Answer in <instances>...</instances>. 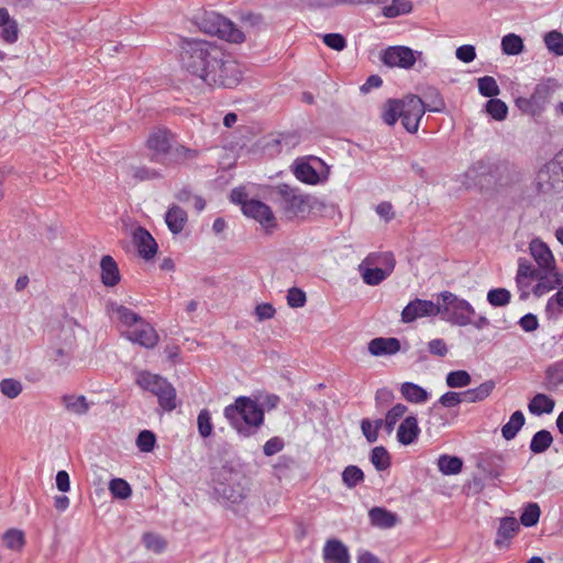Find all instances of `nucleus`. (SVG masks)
Instances as JSON below:
<instances>
[{
  "label": "nucleus",
  "instance_id": "2eb2a0df",
  "mask_svg": "<svg viewBox=\"0 0 563 563\" xmlns=\"http://www.w3.org/2000/svg\"><path fill=\"white\" fill-rule=\"evenodd\" d=\"M440 314V303H435L431 300L415 299L411 300L401 312V321L404 323H410L415 320L423 317H434Z\"/></svg>",
  "mask_w": 563,
  "mask_h": 563
},
{
  "label": "nucleus",
  "instance_id": "79ce46f5",
  "mask_svg": "<svg viewBox=\"0 0 563 563\" xmlns=\"http://www.w3.org/2000/svg\"><path fill=\"white\" fill-rule=\"evenodd\" d=\"M478 91L483 97L494 98L500 93L496 79L492 76H484L477 79Z\"/></svg>",
  "mask_w": 563,
  "mask_h": 563
},
{
  "label": "nucleus",
  "instance_id": "69168bd1",
  "mask_svg": "<svg viewBox=\"0 0 563 563\" xmlns=\"http://www.w3.org/2000/svg\"><path fill=\"white\" fill-rule=\"evenodd\" d=\"M307 297L305 291L297 287H292L287 292V303L291 308H300L306 303Z\"/></svg>",
  "mask_w": 563,
  "mask_h": 563
},
{
  "label": "nucleus",
  "instance_id": "ea45409f",
  "mask_svg": "<svg viewBox=\"0 0 563 563\" xmlns=\"http://www.w3.org/2000/svg\"><path fill=\"white\" fill-rule=\"evenodd\" d=\"M438 466L444 475H455L462 471L463 462L457 456L441 455Z\"/></svg>",
  "mask_w": 563,
  "mask_h": 563
},
{
  "label": "nucleus",
  "instance_id": "e433bc0d",
  "mask_svg": "<svg viewBox=\"0 0 563 563\" xmlns=\"http://www.w3.org/2000/svg\"><path fill=\"white\" fill-rule=\"evenodd\" d=\"M553 443V437L548 430H540L532 435L530 451L534 454L544 453Z\"/></svg>",
  "mask_w": 563,
  "mask_h": 563
},
{
  "label": "nucleus",
  "instance_id": "5701e85b",
  "mask_svg": "<svg viewBox=\"0 0 563 563\" xmlns=\"http://www.w3.org/2000/svg\"><path fill=\"white\" fill-rule=\"evenodd\" d=\"M519 530V522L514 517H505L500 520L495 544L497 548L508 547L509 541Z\"/></svg>",
  "mask_w": 563,
  "mask_h": 563
},
{
  "label": "nucleus",
  "instance_id": "72a5a7b5",
  "mask_svg": "<svg viewBox=\"0 0 563 563\" xmlns=\"http://www.w3.org/2000/svg\"><path fill=\"white\" fill-rule=\"evenodd\" d=\"M198 154L199 152L197 150L189 148L184 145H176L172 147L167 161L168 164H184L196 159Z\"/></svg>",
  "mask_w": 563,
  "mask_h": 563
},
{
  "label": "nucleus",
  "instance_id": "e2e57ef3",
  "mask_svg": "<svg viewBox=\"0 0 563 563\" xmlns=\"http://www.w3.org/2000/svg\"><path fill=\"white\" fill-rule=\"evenodd\" d=\"M143 542L146 549L155 553H161L166 548L165 540L155 533H144Z\"/></svg>",
  "mask_w": 563,
  "mask_h": 563
},
{
  "label": "nucleus",
  "instance_id": "6ab92c4d",
  "mask_svg": "<svg viewBox=\"0 0 563 563\" xmlns=\"http://www.w3.org/2000/svg\"><path fill=\"white\" fill-rule=\"evenodd\" d=\"M368 352L373 356L395 355L401 349L397 338H375L368 342Z\"/></svg>",
  "mask_w": 563,
  "mask_h": 563
},
{
  "label": "nucleus",
  "instance_id": "7c9ffc66",
  "mask_svg": "<svg viewBox=\"0 0 563 563\" xmlns=\"http://www.w3.org/2000/svg\"><path fill=\"white\" fill-rule=\"evenodd\" d=\"M503 457L499 454H487L478 462V467L493 478L500 476L503 472Z\"/></svg>",
  "mask_w": 563,
  "mask_h": 563
},
{
  "label": "nucleus",
  "instance_id": "f03ea898",
  "mask_svg": "<svg viewBox=\"0 0 563 563\" xmlns=\"http://www.w3.org/2000/svg\"><path fill=\"white\" fill-rule=\"evenodd\" d=\"M224 418L240 437L250 438L257 433L264 423V410L253 399L240 396L224 408Z\"/></svg>",
  "mask_w": 563,
  "mask_h": 563
},
{
  "label": "nucleus",
  "instance_id": "09e8293b",
  "mask_svg": "<svg viewBox=\"0 0 563 563\" xmlns=\"http://www.w3.org/2000/svg\"><path fill=\"white\" fill-rule=\"evenodd\" d=\"M446 385L451 388H462L471 384V375L463 369L452 371L446 375Z\"/></svg>",
  "mask_w": 563,
  "mask_h": 563
},
{
  "label": "nucleus",
  "instance_id": "bb28decb",
  "mask_svg": "<svg viewBox=\"0 0 563 563\" xmlns=\"http://www.w3.org/2000/svg\"><path fill=\"white\" fill-rule=\"evenodd\" d=\"M187 220V212L177 205H173L165 214V222L174 234H178L184 230Z\"/></svg>",
  "mask_w": 563,
  "mask_h": 563
},
{
  "label": "nucleus",
  "instance_id": "aec40b11",
  "mask_svg": "<svg viewBox=\"0 0 563 563\" xmlns=\"http://www.w3.org/2000/svg\"><path fill=\"white\" fill-rule=\"evenodd\" d=\"M214 493L219 499L229 504H240L245 498V489L240 483H218Z\"/></svg>",
  "mask_w": 563,
  "mask_h": 563
},
{
  "label": "nucleus",
  "instance_id": "bf43d9fd",
  "mask_svg": "<svg viewBox=\"0 0 563 563\" xmlns=\"http://www.w3.org/2000/svg\"><path fill=\"white\" fill-rule=\"evenodd\" d=\"M156 443L155 434L150 430H143L139 433L136 445L141 452H152Z\"/></svg>",
  "mask_w": 563,
  "mask_h": 563
},
{
  "label": "nucleus",
  "instance_id": "39448f33",
  "mask_svg": "<svg viewBox=\"0 0 563 563\" xmlns=\"http://www.w3.org/2000/svg\"><path fill=\"white\" fill-rule=\"evenodd\" d=\"M136 384L144 390L155 395L164 411H173L177 407V395L174 386L159 375L142 372L136 377Z\"/></svg>",
  "mask_w": 563,
  "mask_h": 563
},
{
  "label": "nucleus",
  "instance_id": "f704fd0d",
  "mask_svg": "<svg viewBox=\"0 0 563 563\" xmlns=\"http://www.w3.org/2000/svg\"><path fill=\"white\" fill-rule=\"evenodd\" d=\"M62 401L65 406V408L75 415H86L89 409L90 405L87 401L85 396H75V395H65L62 398Z\"/></svg>",
  "mask_w": 563,
  "mask_h": 563
},
{
  "label": "nucleus",
  "instance_id": "a18cd8bd",
  "mask_svg": "<svg viewBox=\"0 0 563 563\" xmlns=\"http://www.w3.org/2000/svg\"><path fill=\"white\" fill-rule=\"evenodd\" d=\"M109 490L114 498L126 499L132 495L130 484L123 478H113L109 483Z\"/></svg>",
  "mask_w": 563,
  "mask_h": 563
},
{
  "label": "nucleus",
  "instance_id": "338daca9",
  "mask_svg": "<svg viewBox=\"0 0 563 563\" xmlns=\"http://www.w3.org/2000/svg\"><path fill=\"white\" fill-rule=\"evenodd\" d=\"M394 398H395V396H394L393 390H390L389 388H386V387L379 388L375 395L376 408H378V409L386 408L387 406H389L393 402Z\"/></svg>",
  "mask_w": 563,
  "mask_h": 563
},
{
  "label": "nucleus",
  "instance_id": "4d7b16f0",
  "mask_svg": "<svg viewBox=\"0 0 563 563\" xmlns=\"http://www.w3.org/2000/svg\"><path fill=\"white\" fill-rule=\"evenodd\" d=\"M198 432L202 438H208L211 435L213 430V424L211 421V413L208 409L200 410L197 418Z\"/></svg>",
  "mask_w": 563,
  "mask_h": 563
},
{
  "label": "nucleus",
  "instance_id": "6e6d98bb",
  "mask_svg": "<svg viewBox=\"0 0 563 563\" xmlns=\"http://www.w3.org/2000/svg\"><path fill=\"white\" fill-rule=\"evenodd\" d=\"M411 9V2L408 0H393L391 4L384 8V14L388 18H395L409 13Z\"/></svg>",
  "mask_w": 563,
  "mask_h": 563
},
{
  "label": "nucleus",
  "instance_id": "20e7f679",
  "mask_svg": "<svg viewBox=\"0 0 563 563\" xmlns=\"http://www.w3.org/2000/svg\"><path fill=\"white\" fill-rule=\"evenodd\" d=\"M442 299L440 303V314L442 319L451 324L459 327L472 325L477 330H483L489 325V320L482 314H476L474 307L465 299L457 297L451 291H442L439 295Z\"/></svg>",
  "mask_w": 563,
  "mask_h": 563
},
{
  "label": "nucleus",
  "instance_id": "6e6552de",
  "mask_svg": "<svg viewBox=\"0 0 563 563\" xmlns=\"http://www.w3.org/2000/svg\"><path fill=\"white\" fill-rule=\"evenodd\" d=\"M200 27L205 33L217 35L231 43H242L245 38L244 33L232 21L216 12H207Z\"/></svg>",
  "mask_w": 563,
  "mask_h": 563
},
{
  "label": "nucleus",
  "instance_id": "c756f323",
  "mask_svg": "<svg viewBox=\"0 0 563 563\" xmlns=\"http://www.w3.org/2000/svg\"><path fill=\"white\" fill-rule=\"evenodd\" d=\"M402 397L412 404H423L429 399V393L421 386L406 382L400 387Z\"/></svg>",
  "mask_w": 563,
  "mask_h": 563
},
{
  "label": "nucleus",
  "instance_id": "cd10ccee",
  "mask_svg": "<svg viewBox=\"0 0 563 563\" xmlns=\"http://www.w3.org/2000/svg\"><path fill=\"white\" fill-rule=\"evenodd\" d=\"M554 407V399L542 393L534 395L528 404L529 412L534 416L549 415L553 411Z\"/></svg>",
  "mask_w": 563,
  "mask_h": 563
},
{
  "label": "nucleus",
  "instance_id": "4be33fe9",
  "mask_svg": "<svg viewBox=\"0 0 563 563\" xmlns=\"http://www.w3.org/2000/svg\"><path fill=\"white\" fill-rule=\"evenodd\" d=\"M530 253L531 256L538 264V268L547 269V268H555V260L554 256L549 249V246L540 240H533L530 243Z\"/></svg>",
  "mask_w": 563,
  "mask_h": 563
},
{
  "label": "nucleus",
  "instance_id": "052dcab7",
  "mask_svg": "<svg viewBox=\"0 0 563 563\" xmlns=\"http://www.w3.org/2000/svg\"><path fill=\"white\" fill-rule=\"evenodd\" d=\"M0 390L4 396L13 399L21 394L22 385L19 380H15L12 378H5V379H2L0 383Z\"/></svg>",
  "mask_w": 563,
  "mask_h": 563
},
{
  "label": "nucleus",
  "instance_id": "dca6fc26",
  "mask_svg": "<svg viewBox=\"0 0 563 563\" xmlns=\"http://www.w3.org/2000/svg\"><path fill=\"white\" fill-rule=\"evenodd\" d=\"M538 275L537 284L532 288V292L537 297H541L563 285V273H560L556 267L540 269Z\"/></svg>",
  "mask_w": 563,
  "mask_h": 563
},
{
  "label": "nucleus",
  "instance_id": "1a4fd4ad",
  "mask_svg": "<svg viewBox=\"0 0 563 563\" xmlns=\"http://www.w3.org/2000/svg\"><path fill=\"white\" fill-rule=\"evenodd\" d=\"M224 54L218 57L217 66L207 75L206 84L223 88H233L241 80V71L238 65L231 60H224Z\"/></svg>",
  "mask_w": 563,
  "mask_h": 563
},
{
  "label": "nucleus",
  "instance_id": "a878e982",
  "mask_svg": "<svg viewBox=\"0 0 563 563\" xmlns=\"http://www.w3.org/2000/svg\"><path fill=\"white\" fill-rule=\"evenodd\" d=\"M101 282L107 287H113L120 282V272L115 261L110 255H104L100 262Z\"/></svg>",
  "mask_w": 563,
  "mask_h": 563
},
{
  "label": "nucleus",
  "instance_id": "58836bf2",
  "mask_svg": "<svg viewBox=\"0 0 563 563\" xmlns=\"http://www.w3.org/2000/svg\"><path fill=\"white\" fill-rule=\"evenodd\" d=\"M401 99H388L384 104L382 119L388 125H394L401 114Z\"/></svg>",
  "mask_w": 563,
  "mask_h": 563
},
{
  "label": "nucleus",
  "instance_id": "0e129e2a",
  "mask_svg": "<svg viewBox=\"0 0 563 563\" xmlns=\"http://www.w3.org/2000/svg\"><path fill=\"white\" fill-rule=\"evenodd\" d=\"M0 27H1L0 37L2 38L3 42H5L8 44H13L18 41L19 26H18V22L15 20L12 21L11 23H9L8 25L0 26Z\"/></svg>",
  "mask_w": 563,
  "mask_h": 563
},
{
  "label": "nucleus",
  "instance_id": "f257e3e1",
  "mask_svg": "<svg viewBox=\"0 0 563 563\" xmlns=\"http://www.w3.org/2000/svg\"><path fill=\"white\" fill-rule=\"evenodd\" d=\"M220 55H222V51L207 41L181 40L180 57L183 66L205 82L212 67L217 66Z\"/></svg>",
  "mask_w": 563,
  "mask_h": 563
},
{
  "label": "nucleus",
  "instance_id": "49530a36",
  "mask_svg": "<svg viewBox=\"0 0 563 563\" xmlns=\"http://www.w3.org/2000/svg\"><path fill=\"white\" fill-rule=\"evenodd\" d=\"M342 481L349 488H354L364 481V473L358 466L349 465L342 472Z\"/></svg>",
  "mask_w": 563,
  "mask_h": 563
},
{
  "label": "nucleus",
  "instance_id": "774afa93",
  "mask_svg": "<svg viewBox=\"0 0 563 563\" xmlns=\"http://www.w3.org/2000/svg\"><path fill=\"white\" fill-rule=\"evenodd\" d=\"M323 43L335 51H342L346 46L344 36L339 33H329L323 35Z\"/></svg>",
  "mask_w": 563,
  "mask_h": 563
},
{
  "label": "nucleus",
  "instance_id": "de8ad7c7",
  "mask_svg": "<svg viewBox=\"0 0 563 563\" xmlns=\"http://www.w3.org/2000/svg\"><path fill=\"white\" fill-rule=\"evenodd\" d=\"M511 294L506 288H493L487 292V301L493 307H505L510 302Z\"/></svg>",
  "mask_w": 563,
  "mask_h": 563
},
{
  "label": "nucleus",
  "instance_id": "b1692460",
  "mask_svg": "<svg viewBox=\"0 0 563 563\" xmlns=\"http://www.w3.org/2000/svg\"><path fill=\"white\" fill-rule=\"evenodd\" d=\"M420 433L418 420L413 416L406 417L397 431V439L404 445L413 443Z\"/></svg>",
  "mask_w": 563,
  "mask_h": 563
},
{
  "label": "nucleus",
  "instance_id": "8fccbe9b",
  "mask_svg": "<svg viewBox=\"0 0 563 563\" xmlns=\"http://www.w3.org/2000/svg\"><path fill=\"white\" fill-rule=\"evenodd\" d=\"M112 310L118 319L128 327L139 324L143 320L141 316L121 305H115Z\"/></svg>",
  "mask_w": 563,
  "mask_h": 563
},
{
  "label": "nucleus",
  "instance_id": "37998d69",
  "mask_svg": "<svg viewBox=\"0 0 563 563\" xmlns=\"http://www.w3.org/2000/svg\"><path fill=\"white\" fill-rule=\"evenodd\" d=\"M501 49L507 55H518L523 49V42L519 35L507 34L501 40Z\"/></svg>",
  "mask_w": 563,
  "mask_h": 563
},
{
  "label": "nucleus",
  "instance_id": "13d9d810",
  "mask_svg": "<svg viewBox=\"0 0 563 563\" xmlns=\"http://www.w3.org/2000/svg\"><path fill=\"white\" fill-rule=\"evenodd\" d=\"M3 541L7 548L18 551L24 545V534L20 530L10 529L4 533Z\"/></svg>",
  "mask_w": 563,
  "mask_h": 563
},
{
  "label": "nucleus",
  "instance_id": "423d86ee",
  "mask_svg": "<svg viewBox=\"0 0 563 563\" xmlns=\"http://www.w3.org/2000/svg\"><path fill=\"white\" fill-rule=\"evenodd\" d=\"M560 88V84L554 78L541 80L534 87L529 98L518 97L515 100L516 107L526 114L538 117L547 108L552 95Z\"/></svg>",
  "mask_w": 563,
  "mask_h": 563
},
{
  "label": "nucleus",
  "instance_id": "4c0bfd02",
  "mask_svg": "<svg viewBox=\"0 0 563 563\" xmlns=\"http://www.w3.org/2000/svg\"><path fill=\"white\" fill-rule=\"evenodd\" d=\"M563 385V366L561 364H553L545 371L544 386L548 390L553 391Z\"/></svg>",
  "mask_w": 563,
  "mask_h": 563
},
{
  "label": "nucleus",
  "instance_id": "c85d7f7f",
  "mask_svg": "<svg viewBox=\"0 0 563 563\" xmlns=\"http://www.w3.org/2000/svg\"><path fill=\"white\" fill-rule=\"evenodd\" d=\"M368 516L371 523L378 528L388 529L397 523V516L385 508L374 507Z\"/></svg>",
  "mask_w": 563,
  "mask_h": 563
},
{
  "label": "nucleus",
  "instance_id": "2f4dec72",
  "mask_svg": "<svg viewBox=\"0 0 563 563\" xmlns=\"http://www.w3.org/2000/svg\"><path fill=\"white\" fill-rule=\"evenodd\" d=\"M525 422L526 418L523 412L521 410L515 411L510 416L509 421L501 428L503 438L507 441L515 439L518 432L525 426Z\"/></svg>",
  "mask_w": 563,
  "mask_h": 563
},
{
  "label": "nucleus",
  "instance_id": "a211bd4d",
  "mask_svg": "<svg viewBox=\"0 0 563 563\" xmlns=\"http://www.w3.org/2000/svg\"><path fill=\"white\" fill-rule=\"evenodd\" d=\"M128 339L146 349H152L158 342V334L150 323L142 320L136 329L128 332Z\"/></svg>",
  "mask_w": 563,
  "mask_h": 563
},
{
  "label": "nucleus",
  "instance_id": "c9c22d12",
  "mask_svg": "<svg viewBox=\"0 0 563 563\" xmlns=\"http://www.w3.org/2000/svg\"><path fill=\"white\" fill-rule=\"evenodd\" d=\"M540 268L534 267L528 260L520 257L518 260V271L516 276V283L518 287L527 286L526 279H536L539 275Z\"/></svg>",
  "mask_w": 563,
  "mask_h": 563
},
{
  "label": "nucleus",
  "instance_id": "f8f14e48",
  "mask_svg": "<svg viewBox=\"0 0 563 563\" xmlns=\"http://www.w3.org/2000/svg\"><path fill=\"white\" fill-rule=\"evenodd\" d=\"M401 123L409 133H416L419 123L426 113V107L422 99L416 95L406 96L401 99Z\"/></svg>",
  "mask_w": 563,
  "mask_h": 563
},
{
  "label": "nucleus",
  "instance_id": "864d4df0",
  "mask_svg": "<svg viewBox=\"0 0 563 563\" xmlns=\"http://www.w3.org/2000/svg\"><path fill=\"white\" fill-rule=\"evenodd\" d=\"M540 515H541V510H540L539 505L536 503H530L525 507V509L520 516V522L525 527H533L538 523V521L540 519Z\"/></svg>",
  "mask_w": 563,
  "mask_h": 563
},
{
  "label": "nucleus",
  "instance_id": "9b49d317",
  "mask_svg": "<svg viewBox=\"0 0 563 563\" xmlns=\"http://www.w3.org/2000/svg\"><path fill=\"white\" fill-rule=\"evenodd\" d=\"M497 172L496 163L489 157H483L474 162L464 173L463 184L467 187H483L489 183Z\"/></svg>",
  "mask_w": 563,
  "mask_h": 563
},
{
  "label": "nucleus",
  "instance_id": "7ed1b4c3",
  "mask_svg": "<svg viewBox=\"0 0 563 563\" xmlns=\"http://www.w3.org/2000/svg\"><path fill=\"white\" fill-rule=\"evenodd\" d=\"M271 199L287 220L305 219L317 207V197L303 194L298 187L279 184L271 189Z\"/></svg>",
  "mask_w": 563,
  "mask_h": 563
},
{
  "label": "nucleus",
  "instance_id": "393cba45",
  "mask_svg": "<svg viewBox=\"0 0 563 563\" xmlns=\"http://www.w3.org/2000/svg\"><path fill=\"white\" fill-rule=\"evenodd\" d=\"M292 172L296 178L305 184L316 185L322 180L316 167L309 162L296 161L292 165Z\"/></svg>",
  "mask_w": 563,
  "mask_h": 563
},
{
  "label": "nucleus",
  "instance_id": "f3484780",
  "mask_svg": "<svg viewBox=\"0 0 563 563\" xmlns=\"http://www.w3.org/2000/svg\"><path fill=\"white\" fill-rule=\"evenodd\" d=\"M132 241L141 257L148 261L155 256L157 243L145 228L137 227L132 233Z\"/></svg>",
  "mask_w": 563,
  "mask_h": 563
},
{
  "label": "nucleus",
  "instance_id": "0eeeda50",
  "mask_svg": "<svg viewBox=\"0 0 563 563\" xmlns=\"http://www.w3.org/2000/svg\"><path fill=\"white\" fill-rule=\"evenodd\" d=\"M395 264L391 253H383L377 256H367L358 269L366 285L377 286L393 273Z\"/></svg>",
  "mask_w": 563,
  "mask_h": 563
},
{
  "label": "nucleus",
  "instance_id": "9d476101",
  "mask_svg": "<svg viewBox=\"0 0 563 563\" xmlns=\"http://www.w3.org/2000/svg\"><path fill=\"white\" fill-rule=\"evenodd\" d=\"M175 135L167 129L158 128L150 133L146 145L151 152V161L167 164V157L175 142Z\"/></svg>",
  "mask_w": 563,
  "mask_h": 563
},
{
  "label": "nucleus",
  "instance_id": "412c9836",
  "mask_svg": "<svg viewBox=\"0 0 563 563\" xmlns=\"http://www.w3.org/2000/svg\"><path fill=\"white\" fill-rule=\"evenodd\" d=\"M324 563H350L347 548L338 539H330L323 547Z\"/></svg>",
  "mask_w": 563,
  "mask_h": 563
},
{
  "label": "nucleus",
  "instance_id": "3c124183",
  "mask_svg": "<svg viewBox=\"0 0 563 563\" xmlns=\"http://www.w3.org/2000/svg\"><path fill=\"white\" fill-rule=\"evenodd\" d=\"M407 407L402 404L393 406L386 413L385 417V430L390 434L398 420L406 413Z\"/></svg>",
  "mask_w": 563,
  "mask_h": 563
},
{
  "label": "nucleus",
  "instance_id": "603ef678",
  "mask_svg": "<svg viewBox=\"0 0 563 563\" xmlns=\"http://www.w3.org/2000/svg\"><path fill=\"white\" fill-rule=\"evenodd\" d=\"M544 43L547 48L558 55L563 56V34L558 31L548 32L544 35Z\"/></svg>",
  "mask_w": 563,
  "mask_h": 563
},
{
  "label": "nucleus",
  "instance_id": "473e14b6",
  "mask_svg": "<svg viewBox=\"0 0 563 563\" xmlns=\"http://www.w3.org/2000/svg\"><path fill=\"white\" fill-rule=\"evenodd\" d=\"M495 382L486 380L476 388L467 389L463 391L464 402H478L486 399L494 390Z\"/></svg>",
  "mask_w": 563,
  "mask_h": 563
},
{
  "label": "nucleus",
  "instance_id": "a19ab883",
  "mask_svg": "<svg viewBox=\"0 0 563 563\" xmlns=\"http://www.w3.org/2000/svg\"><path fill=\"white\" fill-rule=\"evenodd\" d=\"M485 109L486 112L496 121H504L508 114L507 104L495 97L486 102Z\"/></svg>",
  "mask_w": 563,
  "mask_h": 563
},
{
  "label": "nucleus",
  "instance_id": "ddd939ff",
  "mask_svg": "<svg viewBox=\"0 0 563 563\" xmlns=\"http://www.w3.org/2000/svg\"><path fill=\"white\" fill-rule=\"evenodd\" d=\"M422 56V52L413 51L408 46H389L382 52L380 60L388 67L410 69Z\"/></svg>",
  "mask_w": 563,
  "mask_h": 563
},
{
  "label": "nucleus",
  "instance_id": "c03bdc74",
  "mask_svg": "<svg viewBox=\"0 0 563 563\" xmlns=\"http://www.w3.org/2000/svg\"><path fill=\"white\" fill-rule=\"evenodd\" d=\"M371 462L377 471H385L390 466V455L384 446H375L371 452Z\"/></svg>",
  "mask_w": 563,
  "mask_h": 563
},
{
  "label": "nucleus",
  "instance_id": "680f3d73",
  "mask_svg": "<svg viewBox=\"0 0 563 563\" xmlns=\"http://www.w3.org/2000/svg\"><path fill=\"white\" fill-rule=\"evenodd\" d=\"M561 308H563V285H561L556 294L548 299L545 312L548 316L552 317L554 314H559L561 312Z\"/></svg>",
  "mask_w": 563,
  "mask_h": 563
},
{
  "label": "nucleus",
  "instance_id": "4468645a",
  "mask_svg": "<svg viewBox=\"0 0 563 563\" xmlns=\"http://www.w3.org/2000/svg\"><path fill=\"white\" fill-rule=\"evenodd\" d=\"M243 213L257 221L266 233H272L277 225L276 218L271 207L260 200L250 199L247 202H244Z\"/></svg>",
  "mask_w": 563,
  "mask_h": 563
},
{
  "label": "nucleus",
  "instance_id": "5fc2aeb1",
  "mask_svg": "<svg viewBox=\"0 0 563 563\" xmlns=\"http://www.w3.org/2000/svg\"><path fill=\"white\" fill-rule=\"evenodd\" d=\"M428 102H424L426 111L443 112L445 110V102L437 89H429L426 93Z\"/></svg>",
  "mask_w": 563,
  "mask_h": 563
}]
</instances>
